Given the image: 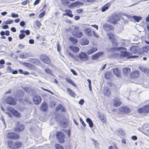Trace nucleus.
<instances>
[{
  "label": "nucleus",
  "mask_w": 149,
  "mask_h": 149,
  "mask_svg": "<svg viewBox=\"0 0 149 149\" xmlns=\"http://www.w3.org/2000/svg\"><path fill=\"white\" fill-rule=\"evenodd\" d=\"M8 146L11 148L14 149V143L12 141H8L7 142Z\"/></svg>",
  "instance_id": "nucleus-28"
},
{
  "label": "nucleus",
  "mask_w": 149,
  "mask_h": 149,
  "mask_svg": "<svg viewBox=\"0 0 149 149\" xmlns=\"http://www.w3.org/2000/svg\"><path fill=\"white\" fill-rule=\"evenodd\" d=\"M39 58L43 63L48 65L51 63V61L49 58L46 55L41 54L39 56Z\"/></svg>",
  "instance_id": "nucleus-3"
},
{
  "label": "nucleus",
  "mask_w": 149,
  "mask_h": 149,
  "mask_svg": "<svg viewBox=\"0 0 149 149\" xmlns=\"http://www.w3.org/2000/svg\"><path fill=\"white\" fill-rule=\"evenodd\" d=\"M29 2H30V1H29V0H25V1H23L22 3V4L23 5H26L28 3H29Z\"/></svg>",
  "instance_id": "nucleus-50"
},
{
  "label": "nucleus",
  "mask_w": 149,
  "mask_h": 149,
  "mask_svg": "<svg viewBox=\"0 0 149 149\" xmlns=\"http://www.w3.org/2000/svg\"><path fill=\"white\" fill-rule=\"evenodd\" d=\"M20 32L22 33H24L25 32L27 35H29L30 34V32L28 30H26L25 31L24 30H21L20 31Z\"/></svg>",
  "instance_id": "nucleus-43"
},
{
  "label": "nucleus",
  "mask_w": 149,
  "mask_h": 149,
  "mask_svg": "<svg viewBox=\"0 0 149 149\" xmlns=\"http://www.w3.org/2000/svg\"><path fill=\"white\" fill-rule=\"evenodd\" d=\"M24 125L22 124H20L19 122H18L16 127L14 129V130L15 132H19L24 131Z\"/></svg>",
  "instance_id": "nucleus-7"
},
{
  "label": "nucleus",
  "mask_w": 149,
  "mask_h": 149,
  "mask_svg": "<svg viewBox=\"0 0 149 149\" xmlns=\"http://www.w3.org/2000/svg\"><path fill=\"white\" fill-rule=\"evenodd\" d=\"M55 147L56 149H64L63 147L58 144H56Z\"/></svg>",
  "instance_id": "nucleus-47"
},
{
  "label": "nucleus",
  "mask_w": 149,
  "mask_h": 149,
  "mask_svg": "<svg viewBox=\"0 0 149 149\" xmlns=\"http://www.w3.org/2000/svg\"><path fill=\"white\" fill-rule=\"evenodd\" d=\"M97 50L98 49L97 47H93L87 51V53L88 54H91Z\"/></svg>",
  "instance_id": "nucleus-29"
},
{
  "label": "nucleus",
  "mask_w": 149,
  "mask_h": 149,
  "mask_svg": "<svg viewBox=\"0 0 149 149\" xmlns=\"http://www.w3.org/2000/svg\"><path fill=\"white\" fill-rule=\"evenodd\" d=\"M82 4H83V3H82L79 1H76L72 3V4L69 6V7L70 8H71L73 7H75L77 6L80 5Z\"/></svg>",
  "instance_id": "nucleus-23"
},
{
  "label": "nucleus",
  "mask_w": 149,
  "mask_h": 149,
  "mask_svg": "<svg viewBox=\"0 0 149 149\" xmlns=\"http://www.w3.org/2000/svg\"><path fill=\"white\" fill-rule=\"evenodd\" d=\"M111 42L112 43V44L113 45V46L116 47L118 46V44L115 38L113 40L111 41Z\"/></svg>",
  "instance_id": "nucleus-40"
},
{
  "label": "nucleus",
  "mask_w": 149,
  "mask_h": 149,
  "mask_svg": "<svg viewBox=\"0 0 149 149\" xmlns=\"http://www.w3.org/2000/svg\"><path fill=\"white\" fill-rule=\"evenodd\" d=\"M120 48L123 49L124 50L120 51V54L121 57H126L127 59L135 58L138 57V55L131 56L130 53H128L125 51V48L121 47Z\"/></svg>",
  "instance_id": "nucleus-2"
},
{
  "label": "nucleus",
  "mask_w": 149,
  "mask_h": 149,
  "mask_svg": "<svg viewBox=\"0 0 149 149\" xmlns=\"http://www.w3.org/2000/svg\"><path fill=\"white\" fill-rule=\"evenodd\" d=\"M138 111L140 113H146L149 112V104L144 106L143 108L138 109Z\"/></svg>",
  "instance_id": "nucleus-11"
},
{
  "label": "nucleus",
  "mask_w": 149,
  "mask_h": 149,
  "mask_svg": "<svg viewBox=\"0 0 149 149\" xmlns=\"http://www.w3.org/2000/svg\"><path fill=\"white\" fill-rule=\"evenodd\" d=\"M87 81L88 83V87L89 89V90L90 91H91L92 90V88H91V80L89 79H88L87 80Z\"/></svg>",
  "instance_id": "nucleus-42"
},
{
  "label": "nucleus",
  "mask_w": 149,
  "mask_h": 149,
  "mask_svg": "<svg viewBox=\"0 0 149 149\" xmlns=\"http://www.w3.org/2000/svg\"><path fill=\"white\" fill-rule=\"evenodd\" d=\"M30 61L36 65H39L40 63V60L37 58H31L30 59Z\"/></svg>",
  "instance_id": "nucleus-19"
},
{
  "label": "nucleus",
  "mask_w": 149,
  "mask_h": 149,
  "mask_svg": "<svg viewBox=\"0 0 149 149\" xmlns=\"http://www.w3.org/2000/svg\"><path fill=\"white\" fill-rule=\"evenodd\" d=\"M36 24L37 26L38 27H40L41 25V24L40 22L38 20H37L36 22Z\"/></svg>",
  "instance_id": "nucleus-54"
},
{
  "label": "nucleus",
  "mask_w": 149,
  "mask_h": 149,
  "mask_svg": "<svg viewBox=\"0 0 149 149\" xmlns=\"http://www.w3.org/2000/svg\"><path fill=\"white\" fill-rule=\"evenodd\" d=\"M86 121L88 123L90 127L92 128L93 127V123L90 118H87L86 119Z\"/></svg>",
  "instance_id": "nucleus-33"
},
{
  "label": "nucleus",
  "mask_w": 149,
  "mask_h": 149,
  "mask_svg": "<svg viewBox=\"0 0 149 149\" xmlns=\"http://www.w3.org/2000/svg\"><path fill=\"white\" fill-rule=\"evenodd\" d=\"M84 102V100L83 99H81L79 101V103L81 105H82Z\"/></svg>",
  "instance_id": "nucleus-60"
},
{
  "label": "nucleus",
  "mask_w": 149,
  "mask_h": 149,
  "mask_svg": "<svg viewBox=\"0 0 149 149\" xmlns=\"http://www.w3.org/2000/svg\"><path fill=\"white\" fill-rule=\"evenodd\" d=\"M141 70L146 73H148L149 72V69L146 68H142Z\"/></svg>",
  "instance_id": "nucleus-45"
},
{
  "label": "nucleus",
  "mask_w": 149,
  "mask_h": 149,
  "mask_svg": "<svg viewBox=\"0 0 149 149\" xmlns=\"http://www.w3.org/2000/svg\"><path fill=\"white\" fill-rule=\"evenodd\" d=\"M71 145L70 144L68 143L66 146V149H71Z\"/></svg>",
  "instance_id": "nucleus-59"
},
{
  "label": "nucleus",
  "mask_w": 149,
  "mask_h": 149,
  "mask_svg": "<svg viewBox=\"0 0 149 149\" xmlns=\"http://www.w3.org/2000/svg\"><path fill=\"white\" fill-rule=\"evenodd\" d=\"M7 139L12 140H17L20 138L19 135L14 132H8L6 134Z\"/></svg>",
  "instance_id": "nucleus-1"
},
{
  "label": "nucleus",
  "mask_w": 149,
  "mask_h": 149,
  "mask_svg": "<svg viewBox=\"0 0 149 149\" xmlns=\"http://www.w3.org/2000/svg\"><path fill=\"white\" fill-rule=\"evenodd\" d=\"M79 120L80 122L82 125L84 127H86V125L85 123H84V122L83 121V120H82V119L81 118H79Z\"/></svg>",
  "instance_id": "nucleus-49"
},
{
  "label": "nucleus",
  "mask_w": 149,
  "mask_h": 149,
  "mask_svg": "<svg viewBox=\"0 0 149 149\" xmlns=\"http://www.w3.org/2000/svg\"><path fill=\"white\" fill-rule=\"evenodd\" d=\"M33 103L35 104H39L42 101V98L38 94L34 95L33 97Z\"/></svg>",
  "instance_id": "nucleus-8"
},
{
  "label": "nucleus",
  "mask_w": 149,
  "mask_h": 149,
  "mask_svg": "<svg viewBox=\"0 0 149 149\" xmlns=\"http://www.w3.org/2000/svg\"><path fill=\"white\" fill-rule=\"evenodd\" d=\"M102 28L106 31H112L113 29V26L107 24H104Z\"/></svg>",
  "instance_id": "nucleus-13"
},
{
  "label": "nucleus",
  "mask_w": 149,
  "mask_h": 149,
  "mask_svg": "<svg viewBox=\"0 0 149 149\" xmlns=\"http://www.w3.org/2000/svg\"><path fill=\"white\" fill-rule=\"evenodd\" d=\"M99 118L102 122H106V118L103 114H98Z\"/></svg>",
  "instance_id": "nucleus-34"
},
{
  "label": "nucleus",
  "mask_w": 149,
  "mask_h": 149,
  "mask_svg": "<svg viewBox=\"0 0 149 149\" xmlns=\"http://www.w3.org/2000/svg\"><path fill=\"white\" fill-rule=\"evenodd\" d=\"M13 22V20L12 19L10 20H9L7 21L6 22V24H10Z\"/></svg>",
  "instance_id": "nucleus-55"
},
{
  "label": "nucleus",
  "mask_w": 149,
  "mask_h": 149,
  "mask_svg": "<svg viewBox=\"0 0 149 149\" xmlns=\"http://www.w3.org/2000/svg\"><path fill=\"white\" fill-rule=\"evenodd\" d=\"M130 50L133 53L139 54V49L137 47L133 46L130 47Z\"/></svg>",
  "instance_id": "nucleus-15"
},
{
  "label": "nucleus",
  "mask_w": 149,
  "mask_h": 149,
  "mask_svg": "<svg viewBox=\"0 0 149 149\" xmlns=\"http://www.w3.org/2000/svg\"><path fill=\"white\" fill-rule=\"evenodd\" d=\"M74 30L72 32V35L78 38H81L82 36L83 33L82 32L79 30V27H74Z\"/></svg>",
  "instance_id": "nucleus-4"
},
{
  "label": "nucleus",
  "mask_w": 149,
  "mask_h": 149,
  "mask_svg": "<svg viewBox=\"0 0 149 149\" xmlns=\"http://www.w3.org/2000/svg\"><path fill=\"white\" fill-rule=\"evenodd\" d=\"M97 54L98 55V56L99 57L100 56H101L103 55L104 54L103 52H98V53H97Z\"/></svg>",
  "instance_id": "nucleus-61"
},
{
  "label": "nucleus",
  "mask_w": 149,
  "mask_h": 149,
  "mask_svg": "<svg viewBox=\"0 0 149 149\" xmlns=\"http://www.w3.org/2000/svg\"><path fill=\"white\" fill-rule=\"evenodd\" d=\"M47 108L48 107L46 103H44L42 104L41 107V109L42 111L45 112L47 111Z\"/></svg>",
  "instance_id": "nucleus-26"
},
{
  "label": "nucleus",
  "mask_w": 149,
  "mask_h": 149,
  "mask_svg": "<svg viewBox=\"0 0 149 149\" xmlns=\"http://www.w3.org/2000/svg\"><path fill=\"white\" fill-rule=\"evenodd\" d=\"M79 57L82 61H85L88 59V57L87 54L85 52H82L79 55Z\"/></svg>",
  "instance_id": "nucleus-12"
},
{
  "label": "nucleus",
  "mask_w": 149,
  "mask_h": 149,
  "mask_svg": "<svg viewBox=\"0 0 149 149\" xmlns=\"http://www.w3.org/2000/svg\"><path fill=\"white\" fill-rule=\"evenodd\" d=\"M120 19V18L119 16L117 15L114 14L109 17L108 21L111 24H115Z\"/></svg>",
  "instance_id": "nucleus-5"
},
{
  "label": "nucleus",
  "mask_w": 149,
  "mask_h": 149,
  "mask_svg": "<svg viewBox=\"0 0 149 149\" xmlns=\"http://www.w3.org/2000/svg\"><path fill=\"white\" fill-rule=\"evenodd\" d=\"M131 69L129 68H125L123 69V73L124 75L126 76L129 74L130 71Z\"/></svg>",
  "instance_id": "nucleus-24"
},
{
  "label": "nucleus",
  "mask_w": 149,
  "mask_h": 149,
  "mask_svg": "<svg viewBox=\"0 0 149 149\" xmlns=\"http://www.w3.org/2000/svg\"><path fill=\"white\" fill-rule=\"evenodd\" d=\"M72 11L70 10H66V15H67L71 17H72L73 14L72 13Z\"/></svg>",
  "instance_id": "nucleus-38"
},
{
  "label": "nucleus",
  "mask_w": 149,
  "mask_h": 149,
  "mask_svg": "<svg viewBox=\"0 0 149 149\" xmlns=\"http://www.w3.org/2000/svg\"><path fill=\"white\" fill-rule=\"evenodd\" d=\"M8 111L12 113L15 117L19 118L20 117L21 115L17 110H15L13 107H9L8 108Z\"/></svg>",
  "instance_id": "nucleus-10"
},
{
  "label": "nucleus",
  "mask_w": 149,
  "mask_h": 149,
  "mask_svg": "<svg viewBox=\"0 0 149 149\" xmlns=\"http://www.w3.org/2000/svg\"><path fill=\"white\" fill-rule=\"evenodd\" d=\"M69 48L72 50L73 52L75 53L78 52L79 50V48L77 47H74L73 46H70Z\"/></svg>",
  "instance_id": "nucleus-32"
},
{
  "label": "nucleus",
  "mask_w": 149,
  "mask_h": 149,
  "mask_svg": "<svg viewBox=\"0 0 149 149\" xmlns=\"http://www.w3.org/2000/svg\"><path fill=\"white\" fill-rule=\"evenodd\" d=\"M66 133H67L68 135V136L69 138H70V129H69L67 132L66 131Z\"/></svg>",
  "instance_id": "nucleus-56"
},
{
  "label": "nucleus",
  "mask_w": 149,
  "mask_h": 149,
  "mask_svg": "<svg viewBox=\"0 0 149 149\" xmlns=\"http://www.w3.org/2000/svg\"><path fill=\"white\" fill-rule=\"evenodd\" d=\"M107 35L111 41L115 38L114 35L111 33H107Z\"/></svg>",
  "instance_id": "nucleus-36"
},
{
  "label": "nucleus",
  "mask_w": 149,
  "mask_h": 149,
  "mask_svg": "<svg viewBox=\"0 0 149 149\" xmlns=\"http://www.w3.org/2000/svg\"><path fill=\"white\" fill-rule=\"evenodd\" d=\"M113 71L116 76L118 77L119 74L120 70L117 68H115L113 69Z\"/></svg>",
  "instance_id": "nucleus-39"
},
{
  "label": "nucleus",
  "mask_w": 149,
  "mask_h": 149,
  "mask_svg": "<svg viewBox=\"0 0 149 149\" xmlns=\"http://www.w3.org/2000/svg\"><path fill=\"white\" fill-rule=\"evenodd\" d=\"M23 65L26 67L30 69H32L35 67L32 64L27 62H24L23 63Z\"/></svg>",
  "instance_id": "nucleus-25"
},
{
  "label": "nucleus",
  "mask_w": 149,
  "mask_h": 149,
  "mask_svg": "<svg viewBox=\"0 0 149 149\" xmlns=\"http://www.w3.org/2000/svg\"><path fill=\"white\" fill-rule=\"evenodd\" d=\"M69 40L70 42L73 44H75L78 42L77 40L72 37L69 38Z\"/></svg>",
  "instance_id": "nucleus-37"
},
{
  "label": "nucleus",
  "mask_w": 149,
  "mask_h": 149,
  "mask_svg": "<svg viewBox=\"0 0 149 149\" xmlns=\"http://www.w3.org/2000/svg\"><path fill=\"white\" fill-rule=\"evenodd\" d=\"M19 24L21 26L23 27L25 25V23L24 21H22L20 22Z\"/></svg>",
  "instance_id": "nucleus-63"
},
{
  "label": "nucleus",
  "mask_w": 149,
  "mask_h": 149,
  "mask_svg": "<svg viewBox=\"0 0 149 149\" xmlns=\"http://www.w3.org/2000/svg\"><path fill=\"white\" fill-rule=\"evenodd\" d=\"M40 1V0H36L34 3V5H36L38 4L39 3Z\"/></svg>",
  "instance_id": "nucleus-64"
},
{
  "label": "nucleus",
  "mask_w": 149,
  "mask_h": 149,
  "mask_svg": "<svg viewBox=\"0 0 149 149\" xmlns=\"http://www.w3.org/2000/svg\"><path fill=\"white\" fill-rule=\"evenodd\" d=\"M119 110L125 114L128 113L130 112V109L127 107H120Z\"/></svg>",
  "instance_id": "nucleus-16"
},
{
  "label": "nucleus",
  "mask_w": 149,
  "mask_h": 149,
  "mask_svg": "<svg viewBox=\"0 0 149 149\" xmlns=\"http://www.w3.org/2000/svg\"><path fill=\"white\" fill-rule=\"evenodd\" d=\"M25 36V35L24 33H21L19 35V38L20 39H22L24 38Z\"/></svg>",
  "instance_id": "nucleus-48"
},
{
  "label": "nucleus",
  "mask_w": 149,
  "mask_h": 149,
  "mask_svg": "<svg viewBox=\"0 0 149 149\" xmlns=\"http://www.w3.org/2000/svg\"><path fill=\"white\" fill-rule=\"evenodd\" d=\"M103 93L105 96H108L110 95L111 92L108 87H104L103 88Z\"/></svg>",
  "instance_id": "nucleus-17"
},
{
  "label": "nucleus",
  "mask_w": 149,
  "mask_h": 149,
  "mask_svg": "<svg viewBox=\"0 0 149 149\" xmlns=\"http://www.w3.org/2000/svg\"><path fill=\"white\" fill-rule=\"evenodd\" d=\"M11 17L13 18L17 17L18 15L17 14H15L14 13H12L11 14Z\"/></svg>",
  "instance_id": "nucleus-52"
},
{
  "label": "nucleus",
  "mask_w": 149,
  "mask_h": 149,
  "mask_svg": "<svg viewBox=\"0 0 149 149\" xmlns=\"http://www.w3.org/2000/svg\"><path fill=\"white\" fill-rule=\"evenodd\" d=\"M57 51L60 53V55H61V54L60 53L61 50L60 47V46L59 43L58 42L57 43Z\"/></svg>",
  "instance_id": "nucleus-53"
},
{
  "label": "nucleus",
  "mask_w": 149,
  "mask_h": 149,
  "mask_svg": "<svg viewBox=\"0 0 149 149\" xmlns=\"http://www.w3.org/2000/svg\"><path fill=\"white\" fill-rule=\"evenodd\" d=\"M109 3H107L103 6L101 8V10L102 12H104L107 10L110 6Z\"/></svg>",
  "instance_id": "nucleus-31"
},
{
  "label": "nucleus",
  "mask_w": 149,
  "mask_h": 149,
  "mask_svg": "<svg viewBox=\"0 0 149 149\" xmlns=\"http://www.w3.org/2000/svg\"><path fill=\"white\" fill-rule=\"evenodd\" d=\"M67 91L69 94L72 97H75V95L73 91L70 88H67Z\"/></svg>",
  "instance_id": "nucleus-35"
},
{
  "label": "nucleus",
  "mask_w": 149,
  "mask_h": 149,
  "mask_svg": "<svg viewBox=\"0 0 149 149\" xmlns=\"http://www.w3.org/2000/svg\"><path fill=\"white\" fill-rule=\"evenodd\" d=\"M56 136L58 141L60 143H63L64 142L65 135L64 134L60 131L57 132Z\"/></svg>",
  "instance_id": "nucleus-6"
},
{
  "label": "nucleus",
  "mask_w": 149,
  "mask_h": 149,
  "mask_svg": "<svg viewBox=\"0 0 149 149\" xmlns=\"http://www.w3.org/2000/svg\"><path fill=\"white\" fill-rule=\"evenodd\" d=\"M98 55L97 53L94 54L92 57V59L93 60H96L99 58Z\"/></svg>",
  "instance_id": "nucleus-46"
},
{
  "label": "nucleus",
  "mask_w": 149,
  "mask_h": 149,
  "mask_svg": "<svg viewBox=\"0 0 149 149\" xmlns=\"http://www.w3.org/2000/svg\"><path fill=\"white\" fill-rule=\"evenodd\" d=\"M121 104V102L118 98H116L114 99L113 104L115 106L118 107L120 106Z\"/></svg>",
  "instance_id": "nucleus-20"
},
{
  "label": "nucleus",
  "mask_w": 149,
  "mask_h": 149,
  "mask_svg": "<svg viewBox=\"0 0 149 149\" xmlns=\"http://www.w3.org/2000/svg\"><path fill=\"white\" fill-rule=\"evenodd\" d=\"M133 18L137 22H139L142 19V18L140 17H137V16H133Z\"/></svg>",
  "instance_id": "nucleus-41"
},
{
  "label": "nucleus",
  "mask_w": 149,
  "mask_h": 149,
  "mask_svg": "<svg viewBox=\"0 0 149 149\" xmlns=\"http://www.w3.org/2000/svg\"><path fill=\"white\" fill-rule=\"evenodd\" d=\"M14 149H18L21 147L22 145V143L19 141H16L14 143Z\"/></svg>",
  "instance_id": "nucleus-22"
},
{
  "label": "nucleus",
  "mask_w": 149,
  "mask_h": 149,
  "mask_svg": "<svg viewBox=\"0 0 149 149\" xmlns=\"http://www.w3.org/2000/svg\"><path fill=\"white\" fill-rule=\"evenodd\" d=\"M45 71L46 73L49 74L51 73V70L50 69H46L45 70Z\"/></svg>",
  "instance_id": "nucleus-58"
},
{
  "label": "nucleus",
  "mask_w": 149,
  "mask_h": 149,
  "mask_svg": "<svg viewBox=\"0 0 149 149\" xmlns=\"http://www.w3.org/2000/svg\"><path fill=\"white\" fill-rule=\"evenodd\" d=\"M93 34V36L95 37L98 38L99 37V36L95 32V31H93L92 32V34Z\"/></svg>",
  "instance_id": "nucleus-57"
},
{
  "label": "nucleus",
  "mask_w": 149,
  "mask_h": 149,
  "mask_svg": "<svg viewBox=\"0 0 149 149\" xmlns=\"http://www.w3.org/2000/svg\"><path fill=\"white\" fill-rule=\"evenodd\" d=\"M5 102L6 103L12 105H15L17 104L16 101L14 99L10 96L7 97L5 99Z\"/></svg>",
  "instance_id": "nucleus-9"
},
{
  "label": "nucleus",
  "mask_w": 149,
  "mask_h": 149,
  "mask_svg": "<svg viewBox=\"0 0 149 149\" xmlns=\"http://www.w3.org/2000/svg\"><path fill=\"white\" fill-rule=\"evenodd\" d=\"M66 81L68 83L72 85L74 87H76V84L71 79L68 78H66Z\"/></svg>",
  "instance_id": "nucleus-27"
},
{
  "label": "nucleus",
  "mask_w": 149,
  "mask_h": 149,
  "mask_svg": "<svg viewBox=\"0 0 149 149\" xmlns=\"http://www.w3.org/2000/svg\"><path fill=\"white\" fill-rule=\"evenodd\" d=\"M149 50V46L148 45L145 46L144 47L139 49V54H145V53H147Z\"/></svg>",
  "instance_id": "nucleus-14"
},
{
  "label": "nucleus",
  "mask_w": 149,
  "mask_h": 149,
  "mask_svg": "<svg viewBox=\"0 0 149 149\" xmlns=\"http://www.w3.org/2000/svg\"><path fill=\"white\" fill-rule=\"evenodd\" d=\"M45 11H44L40 13L38 15V17L39 18H41L42 17L45 15Z\"/></svg>",
  "instance_id": "nucleus-44"
},
{
  "label": "nucleus",
  "mask_w": 149,
  "mask_h": 149,
  "mask_svg": "<svg viewBox=\"0 0 149 149\" xmlns=\"http://www.w3.org/2000/svg\"><path fill=\"white\" fill-rule=\"evenodd\" d=\"M139 72L138 70H135L131 74V77L132 78H135L139 76Z\"/></svg>",
  "instance_id": "nucleus-21"
},
{
  "label": "nucleus",
  "mask_w": 149,
  "mask_h": 149,
  "mask_svg": "<svg viewBox=\"0 0 149 149\" xmlns=\"http://www.w3.org/2000/svg\"><path fill=\"white\" fill-rule=\"evenodd\" d=\"M85 33L88 36H91L92 35V32L91 29L86 28L84 29Z\"/></svg>",
  "instance_id": "nucleus-18"
},
{
  "label": "nucleus",
  "mask_w": 149,
  "mask_h": 149,
  "mask_svg": "<svg viewBox=\"0 0 149 149\" xmlns=\"http://www.w3.org/2000/svg\"><path fill=\"white\" fill-rule=\"evenodd\" d=\"M108 149H117V148L114 146H110L108 147Z\"/></svg>",
  "instance_id": "nucleus-62"
},
{
  "label": "nucleus",
  "mask_w": 149,
  "mask_h": 149,
  "mask_svg": "<svg viewBox=\"0 0 149 149\" xmlns=\"http://www.w3.org/2000/svg\"><path fill=\"white\" fill-rule=\"evenodd\" d=\"M62 107V106L61 104H59L56 108V111H57L61 110Z\"/></svg>",
  "instance_id": "nucleus-51"
},
{
  "label": "nucleus",
  "mask_w": 149,
  "mask_h": 149,
  "mask_svg": "<svg viewBox=\"0 0 149 149\" xmlns=\"http://www.w3.org/2000/svg\"><path fill=\"white\" fill-rule=\"evenodd\" d=\"M89 43V40L86 38H83L81 41V44L82 45H87Z\"/></svg>",
  "instance_id": "nucleus-30"
}]
</instances>
